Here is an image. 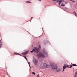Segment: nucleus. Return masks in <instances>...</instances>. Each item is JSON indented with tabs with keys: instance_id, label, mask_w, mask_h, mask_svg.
Returning a JSON list of instances; mask_svg holds the SVG:
<instances>
[{
	"instance_id": "obj_1",
	"label": "nucleus",
	"mask_w": 77,
	"mask_h": 77,
	"mask_svg": "<svg viewBox=\"0 0 77 77\" xmlns=\"http://www.w3.org/2000/svg\"><path fill=\"white\" fill-rule=\"evenodd\" d=\"M40 50H41V46H40L38 47L37 48L36 47H34L33 50L31 51V52L33 53V51H35V52H37V53H39Z\"/></svg>"
},
{
	"instance_id": "obj_2",
	"label": "nucleus",
	"mask_w": 77,
	"mask_h": 77,
	"mask_svg": "<svg viewBox=\"0 0 77 77\" xmlns=\"http://www.w3.org/2000/svg\"><path fill=\"white\" fill-rule=\"evenodd\" d=\"M43 51L45 54V56L46 57H47V56H48V52H47V51L45 50V48H43Z\"/></svg>"
},
{
	"instance_id": "obj_3",
	"label": "nucleus",
	"mask_w": 77,
	"mask_h": 77,
	"mask_svg": "<svg viewBox=\"0 0 77 77\" xmlns=\"http://www.w3.org/2000/svg\"><path fill=\"white\" fill-rule=\"evenodd\" d=\"M32 60L34 64L36 65V66H38V61L36 60L35 57L33 58Z\"/></svg>"
},
{
	"instance_id": "obj_4",
	"label": "nucleus",
	"mask_w": 77,
	"mask_h": 77,
	"mask_svg": "<svg viewBox=\"0 0 77 77\" xmlns=\"http://www.w3.org/2000/svg\"><path fill=\"white\" fill-rule=\"evenodd\" d=\"M37 57H38V58H39L40 57H42V58H44L45 57L44 56V54L42 53H39L37 55Z\"/></svg>"
},
{
	"instance_id": "obj_5",
	"label": "nucleus",
	"mask_w": 77,
	"mask_h": 77,
	"mask_svg": "<svg viewBox=\"0 0 77 77\" xmlns=\"http://www.w3.org/2000/svg\"><path fill=\"white\" fill-rule=\"evenodd\" d=\"M47 64L46 63H44L43 65H42V66H41L40 67V68L41 69H44L45 68V67L47 66Z\"/></svg>"
},
{
	"instance_id": "obj_6",
	"label": "nucleus",
	"mask_w": 77,
	"mask_h": 77,
	"mask_svg": "<svg viewBox=\"0 0 77 77\" xmlns=\"http://www.w3.org/2000/svg\"><path fill=\"white\" fill-rule=\"evenodd\" d=\"M58 68V66L57 65H56V64L52 68V70H54V69L57 70Z\"/></svg>"
},
{
	"instance_id": "obj_7",
	"label": "nucleus",
	"mask_w": 77,
	"mask_h": 77,
	"mask_svg": "<svg viewBox=\"0 0 77 77\" xmlns=\"http://www.w3.org/2000/svg\"><path fill=\"white\" fill-rule=\"evenodd\" d=\"M55 65V63L54 62H51L50 63V65H51V68H52Z\"/></svg>"
},
{
	"instance_id": "obj_8",
	"label": "nucleus",
	"mask_w": 77,
	"mask_h": 77,
	"mask_svg": "<svg viewBox=\"0 0 77 77\" xmlns=\"http://www.w3.org/2000/svg\"><path fill=\"white\" fill-rule=\"evenodd\" d=\"M61 68H58L56 70L57 72H59L60 71H61Z\"/></svg>"
},
{
	"instance_id": "obj_9",
	"label": "nucleus",
	"mask_w": 77,
	"mask_h": 77,
	"mask_svg": "<svg viewBox=\"0 0 77 77\" xmlns=\"http://www.w3.org/2000/svg\"><path fill=\"white\" fill-rule=\"evenodd\" d=\"M59 2V5H60V3H62V2H63V0H61L60 1H59V0H57V3H58V2Z\"/></svg>"
},
{
	"instance_id": "obj_10",
	"label": "nucleus",
	"mask_w": 77,
	"mask_h": 77,
	"mask_svg": "<svg viewBox=\"0 0 77 77\" xmlns=\"http://www.w3.org/2000/svg\"><path fill=\"white\" fill-rule=\"evenodd\" d=\"M28 51H29L22 53V54H23L24 55H26V54H27V53H28Z\"/></svg>"
},
{
	"instance_id": "obj_11",
	"label": "nucleus",
	"mask_w": 77,
	"mask_h": 77,
	"mask_svg": "<svg viewBox=\"0 0 77 77\" xmlns=\"http://www.w3.org/2000/svg\"><path fill=\"white\" fill-rule=\"evenodd\" d=\"M77 72H76L74 74V77H77Z\"/></svg>"
},
{
	"instance_id": "obj_12",
	"label": "nucleus",
	"mask_w": 77,
	"mask_h": 77,
	"mask_svg": "<svg viewBox=\"0 0 77 77\" xmlns=\"http://www.w3.org/2000/svg\"><path fill=\"white\" fill-rule=\"evenodd\" d=\"M66 65L65 64L64 66H63V69H65V68H66Z\"/></svg>"
},
{
	"instance_id": "obj_13",
	"label": "nucleus",
	"mask_w": 77,
	"mask_h": 77,
	"mask_svg": "<svg viewBox=\"0 0 77 77\" xmlns=\"http://www.w3.org/2000/svg\"><path fill=\"white\" fill-rule=\"evenodd\" d=\"M2 47V41H1V40L0 39V48H1Z\"/></svg>"
},
{
	"instance_id": "obj_14",
	"label": "nucleus",
	"mask_w": 77,
	"mask_h": 77,
	"mask_svg": "<svg viewBox=\"0 0 77 77\" xmlns=\"http://www.w3.org/2000/svg\"><path fill=\"white\" fill-rule=\"evenodd\" d=\"M14 54H18V55H20V56H21V54H20L18 53H17L15 52Z\"/></svg>"
},
{
	"instance_id": "obj_15",
	"label": "nucleus",
	"mask_w": 77,
	"mask_h": 77,
	"mask_svg": "<svg viewBox=\"0 0 77 77\" xmlns=\"http://www.w3.org/2000/svg\"><path fill=\"white\" fill-rule=\"evenodd\" d=\"M26 3H32V2H30V1H26Z\"/></svg>"
},
{
	"instance_id": "obj_16",
	"label": "nucleus",
	"mask_w": 77,
	"mask_h": 77,
	"mask_svg": "<svg viewBox=\"0 0 77 77\" xmlns=\"http://www.w3.org/2000/svg\"><path fill=\"white\" fill-rule=\"evenodd\" d=\"M28 64H29V66H30V67H31V66H30V64L31 63L30 62H28Z\"/></svg>"
},
{
	"instance_id": "obj_17",
	"label": "nucleus",
	"mask_w": 77,
	"mask_h": 77,
	"mask_svg": "<svg viewBox=\"0 0 77 77\" xmlns=\"http://www.w3.org/2000/svg\"><path fill=\"white\" fill-rule=\"evenodd\" d=\"M50 65H47L46 66V67L47 68H50Z\"/></svg>"
},
{
	"instance_id": "obj_18",
	"label": "nucleus",
	"mask_w": 77,
	"mask_h": 77,
	"mask_svg": "<svg viewBox=\"0 0 77 77\" xmlns=\"http://www.w3.org/2000/svg\"><path fill=\"white\" fill-rule=\"evenodd\" d=\"M61 6H65V5L64 4H63L61 5Z\"/></svg>"
},
{
	"instance_id": "obj_19",
	"label": "nucleus",
	"mask_w": 77,
	"mask_h": 77,
	"mask_svg": "<svg viewBox=\"0 0 77 77\" xmlns=\"http://www.w3.org/2000/svg\"><path fill=\"white\" fill-rule=\"evenodd\" d=\"M24 58L25 59H26V60L27 61V58L26 57V56H24Z\"/></svg>"
},
{
	"instance_id": "obj_20",
	"label": "nucleus",
	"mask_w": 77,
	"mask_h": 77,
	"mask_svg": "<svg viewBox=\"0 0 77 77\" xmlns=\"http://www.w3.org/2000/svg\"><path fill=\"white\" fill-rule=\"evenodd\" d=\"M73 13H74V14H75V15L76 16H77V14H76V13L75 12V11L74 12H73Z\"/></svg>"
},
{
	"instance_id": "obj_21",
	"label": "nucleus",
	"mask_w": 77,
	"mask_h": 77,
	"mask_svg": "<svg viewBox=\"0 0 77 77\" xmlns=\"http://www.w3.org/2000/svg\"><path fill=\"white\" fill-rule=\"evenodd\" d=\"M72 65H70V68H72Z\"/></svg>"
},
{
	"instance_id": "obj_22",
	"label": "nucleus",
	"mask_w": 77,
	"mask_h": 77,
	"mask_svg": "<svg viewBox=\"0 0 77 77\" xmlns=\"http://www.w3.org/2000/svg\"><path fill=\"white\" fill-rule=\"evenodd\" d=\"M73 66H77V65L76 64H72Z\"/></svg>"
},
{
	"instance_id": "obj_23",
	"label": "nucleus",
	"mask_w": 77,
	"mask_h": 77,
	"mask_svg": "<svg viewBox=\"0 0 77 77\" xmlns=\"http://www.w3.org/2000/svg\"><path fill=\"white\" fill-rule=\"evenodd\" d=\"M66 67H67V68H69V66L68 65H67L66 66Z\"/></svg>"
},
{
	"instance_id": "obj_24",
	"label": "nucleus",
	"mask_w": 77,
	"mask_h": 77,
	"mask_svg": "<svg viewBox=\"0 0 77 77\" xmlns=\"http://www.w3.org/2000/svg\"><path fill=\"white\" fill-rule=\"evenodd\" d=\"M32 73L33 74H34V75H35V72H32Z\"/></svg>"
},
{
	"instance_id": "obj_25",
	"label": "nucleus",
	"mask_w": 77,
	"mask_h": 77,
	"mask_svg": "<svg viewBox=\"0 0 77 77\" xmlns=\"http://www.w3.org/2000/svg\"><path fill=\"white\" fill-rule=\"evenodd\" d=\"M36 77H39V74Z\"/></svg>"
},
{
	"instance_id": "obj_26",
	"label": "nucleus",
	"mask_w": 77,
	"mask_h": 77,
	"mask_svg": "<svg viewBox=\"0 0 77 77\" xmlns=\"http://www.w3.org/2000/svg\"><path fill=\"white\" fill-rule=\"evenodd\" d=\"M71 1L73 2H74V3H75V1H72V0H71Z\"/></svg>"
},
{
	"instance_id": "obj_27",
	"label": "nucleus",
	"mask_w": 77,
	"mask_h": 77,
	"mask_svg": "<svg viewBox=\"0 0 77 77\" xmlns=\"http://www.w3.org/2000/svg\"><path fill=\"white\" fill-rule=\"evenodd\" d=\"M53 1H54V2H56L57 0H52Z\"/></svg>"
},
{
	"instance_id": "obj_28",
	"label": "nucleus",
	"mask_w": 77,
	"mask_h": 77,
	"mask_svg": "<svg viewBox=\"0 0 77 77\" xmlns=\"http://www.w3.org/2000/svg\"><path fill=\"white\" fill-rule=\"evenodd\" d=\"M64 70H65V69H63V71H62V72H63V71H64Z\"/></svg>"
},
{
	"instance_id": "obj_29",
	"label": "nucleus",
	"mask_w": 77,
	"mask_h": 77,
	"mask_svg": "<svg viewBox=\"0 0 77 77\" xmlns=\"http://www.w3.org/2000/svg\"><path fill=\"white\" fill-rule=\"evenodd\" d=\"M38 0V1H39V2H41V0Z\"/></svg>"
},
{
	"instance_id": "obj_30",
	"label": "nucleus",
	"mask_w": 77,
	"mask_h": 77,
	"mask_svg": "<svg viewBox=\"0 0 77 77\" xmlns=\"http://www.w3.org/2000/svg\"><path fill=\"white\" fill-rule=\"evenodd\" d=\"M65 3H67V2H65Z\"/></svg>"
},
{
	"instance_id": "obj_31",
	"label": "nucleus",
	"mask_w": 77,
	"mask_h": 77,
	"mask_svg": "<svg viewBox=\"0 0 77 77\" xmlns=\"http://www.w3.org/2000/svg\"><path fill=\"white\" fill-rule=\"evenodd\" d=\"M33 18V17H31V19L32 20V19Z\"/></svg>"
},
{
	"instance_id": "obj_32",
	"label": "nucleus",
	"mask_w": 77,
	"mask_h": 77,
	"mask_svg": "<svg viewBox=\"0 0 77 77\" xmlns=\"http://www.w3.org/2000/svg\"><path fill=\"white\" fill-rule=\"evenodd\" d=\"M40 66H42V65H40Z\"/></svg>"
}]
</instances>
